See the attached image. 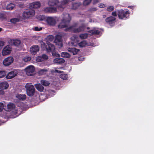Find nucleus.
<instances>
[{
    "mask_svg": "<svg viewBox=\"0 0 154 154\" xmlns=\"http://www.w3.org/2000/svg\"><path fill=\"white\" fill-rule=\"evenodd\" d=\"M62 19L58 25V27L60 29L67 27L69 25L71 20L70 14L67 13L63 14L62 15Z\"/></svg>",
    "mask_w": 154,
    "mask_h": 154,
    "instance_id": "f257e3e1",
    "label": "nucleus"
},
{
    "mask_svg": "<svg viewBox=\"0 0 154 154\" xmlns=\"http://www.w3.org/2000/svg\"><path fill=\"white\" fill-rule=\"evenodd\" d=\"M77 23H75L72 26L66 28L65 31H71L74 33L79 32L83 31L86 28V26L85 24H82L78 28H74V27H76L77 26Z\"/></svg>",
    "mask_w": 154,
    "mask_h": 154,
    "instance_id": "f03ea898",
    "label": "nucleus"
},
{
    "mask_svg": "<svg viewBox=\"0 0 154 154\" xmlns=\"http://www.w3.org/2000/svg\"><path fill=\"white\" fill-rule=\"evenodd\" d=\"M118 15L119 19H125L129 16L130 13L128 11H125L122 10H118Z\"/></svg>",
    "mask_w": 154,
    "mask_h": 154,
    "instance_id": "7ed1b4c3",
    "label": "nucleus"
},
{
    "mask_svg": "<svg viewBox=\"0 0 154 154\" xmlns=\"http://www.w3.org/2000/svg\"><path fill=\"white\" fill-rule=\"evenodd\" d=\"M27 95L29 96H33L35 93V89L32 85L26 86Z\"/></svg>",
    "mask_w": 154,
    "mask_h": 154,
    "instance_id": "20e7f679",
    "label": "nucleus"
},
{
    "mask_svg": "<svg viewBox=\"0 0 154 154\" xmlns=\"http://www.w3.org/2000/svg\"><path fill=\"white\" fill-rule=\"evenodd\" d=\"M35 14V11L34 10L26 11L23 12L22 16L24 19H26L32 17Z\"/></svg>",
    "mask_w": 154,
    "mask_h": 154,
    "instance_id": "39448f33",
    "label": "nucleus"
},
{
    "mask_svg": "<svg viewBox=\"0 0 154 154\" xmlns=\"http://www.w3.org/2000/svg\"><path fill=\"white\" fill-rule=\"evenodd\" d=\"M56 19L57 17H48L46 18V21L48 25L53 26L56 24Z\"/></svg>",
    "mask_w": 154,
    "mask_h": 154,
    "instance_id": "423d86ee",
    "label": "nucleus"
},
{
    "mask_svg": "<svg viewBox=\"0 0 154 154\" xmlns=\"http://www.w3.org/2000/svg\"><path fill=\"white\" fill-rule=\"evenodd\" d=\"M44 45L48 52H52L55 49L54 46L50 42H46V44L44 43Z\"/></svg>",
    "mask_w": 154,
    "mask_h": 154,
    "instance_id": "0eeeda50",
    "label": "nucleus"
},
{
    "mask_svg": "<svg viewBox=\"0 0 154 154\" xmlns=\"http://www.w3.org/2000/svg\"><path fill=\"white\" fill-rule=\"evenodd\" d=\"M62 41V36L60 35H57L56 36L54 42L57 45L59 46V48H60L63 46Z\"/></svg>",
    "mask_w": 154,
    "mask_h": 154,
    "instance_id": "6e6552de",
    "label": "nucleus"
},
{
    "mask_svg": "<svg viewBox=\"0 0 154 154\" xmlns=\"http://www.w3.org/2000/svg\"><path fill=\"white\" fill-rule=\"evenodd\" d=\"M14 60V59L12 57H8L4 59L3 64L5 66H8L11 65L13 63Z\"/></svg>",
    "mask_w": 154,
    "mask_h": 154,
    "instance_id": "1a4fd4ad",
    "label": "nucleus"
},
{
    "mask_svg": "<svg viewBox=\"0 0 154 154\" xmlns=\"http://www.w3.org/2000/svg\"><path fill=\"white\" fill-rule=\"evenodd\" d=\"M116 18L113 16L107 17L105 19L106 22L111 26H112L115 24Z\"/></svg>",
    "mask_w": 154,
    "mask_h": 154,
    "instance_id": "9d476101",
    "label": "nucleus"
},
{
    "mask_svg": "<svg viewBox=\"0 0 154 154\" xmlns=\"http://www.w3.org/2000/svg\"><path fill=\"white\" fill-rule=\"evenodd\" d=\"M35 70V68L33 66H29L25 69L26 74L28 76L32 75Z\"/></svg>",
    "mask_w": 154,
    "mask_h": 154,
    "instance_id": "9b49d317",
    "label": "nucleus"
},
{
    "mask_svg": "<svg viewBox=\"0 0 154 154\" xmlns=\"http://www.w3.org/2000/svg\"><path fill=\"white\" fill-rule=\"evenodd\" d=\"M11 51V47L9 45H8L5 47L2 51V55L4 56L9 54Z\"/></svg>",
    "mask_w": 154,
    "mask_h": 154,
    "instance_id": "f8f14e48",
    "label": "nucleus"
},
{
    "mask_svg": "<svg viewBox=\"0 0 154 154\" xmlns=\"http://www.w3.org/2000/svg\"><path fill=\"white\" fill-rule=\"evenodd\" d=\"M16 71H12L9 72L6 75V78L7 79H10L16 76L17 74Z\"/></svg>",
    "mask_w": 154,
    "mask_h": 154,
    "instance_id": "ddd939ff",
    "label": "nucleus"
},
{
    "mask_svg": "<svg viewBox=\"0 0 154 154\" xmlns=\"http://www.w3.org/2000/svg\"><path fill=\"white\" fill-rule=\"evenodd\" d=\"M44 11L46 13H53L57 11V9L55 7H47L44 9Z\"/></svg>",
    "mask_w": 154,
    "mask_h": 154,
    "instance_id": "4468645a",
    "label": "nucleus"
},
{
    "mask_svg": "<svg viewBox=\"0 0 154 154\" xmlns=\"http://www.w3.org/2000/svg\"><path fill=\"white\" fill-rule=\"evenodd\" d=\"M39 47L38 45H33L30 48V52L32 54L35 55L39 51Z\"/></svg>",
    "mask_w": 154,
    "mask_h": 154,
    "instance_id": "2eb2a0df",
    "label": "nucleus"
},
{
    "mask_svg": "<svg viewBox=\"0 0 154 154\" xmlns=\"http://www.w3.org/2000/svg\"><path fill=\"white\" fill-rule=\"evenodd\" d=\"M8 83L6 82L0 83V88L2 90L6 89L9 87Z\"/></svg>",
    "mask_w": 154,
    "mask_h": 154,
    "instance_id": "dca6fc26",
    "label": "nucleus"
},
{
    "mask_svg": "<svg viewBox=\"0 0 154 154\" xmlns=\"http://www.w3.org/2000/svg\"><path fill=\"white\" fill-rule=\"evenodd\" d=\"M79 51V49H77L75 48H69L68 49V51L72 53L74 55L77 54L78 52Z\"/></svg>",
    "mask_w": 154,
    "mask_h": 154,
    "instance_id": "f3484780",
    "label": "nucleus"
},
{
    "mask_svg": "<svg viewBox=\"0 0 154 154\" xmlns=\"http://www.w3.org/2000/svg\"><path fill=\"white\" fill-rule=\"evenodd\" d=\"M41 6V4L38 2H34L33 3L31 4L30 6L34 8H39Z\"/></svg>",
    "mask_w": 154,
    "mask_h": 154,
    "instance_id": "a211bd4d",
    "label": "nucleus"
},
{
    "mask_svg": "<svg viewBox=\"0 0 154 154\" xmlns=\"http://www.w3.org/2000/svg\"><path fill=\"white\" fill-rule=\"evenodd\" d=\"M36 89L40 92H42L44 89V87L41 84H37L35 85Z\"/></svg>",
    "mask_w": 154,
    "mask_h": 154,
    "instance_id": "6ab92c4d",
    "label": "nucleus"
},
{
    "mask_svg": "<svg viewBox=\"0 0 154 154\" xmlns=\"http://www.w3.org/2000/svg\"><path fill=\"white\" fill-rule=\"evenodd\" d=\"M10 42L13 44L15 46H18L21 43V42L20 40L17 39H11Z\"/></svg>",
    "mask_w": 154,
    "mask_h": 154,
    "instance_id": "aec40b11",
    "label": "nucleus"
},
{
    "mask_svg": "<svg viewBox=\"0 0 154 154\" xmlns=\"http://www.w3.org/2000/svg\"><path fill=\"white\" fill-rule=\"evenodd\" d=\"M54 61L55 63L61 64L64 63L65 60L63 58H56L54 60Z\"/></svg>",
    "mask_w": 154,
    "mask_h": 154,
    "instance_id": "412c9836",
    "label": "nucleus"
},
{
    "mask_svg": "<svg viewBox=\"0 0 154 154\" xmlns=\"http://www.w3.org/2000/svg\"><path fill=\"white\" fill-rule=\"evenodd\" d=\"M16 97L20 100H24L26 98V96L25 94H18L17 95Z\"/></svg>",
    "mask_w": 154,
    "mask_h": 154,
    "instance_id": "4be33fe9",
    "label": "nucleus"
},
{
    "mask_svg": "<svg viewBox=\"0 0 154 154\" xmlns=\"http://www.w3.org/2000/svg\"><path fill=\"white\" fill-rule=\"evenodd\" d=\"M88 32L91 33L89 35H99L100 34V32L97 30H91L88 31Z\"/></svg>",
    "mask_w": 154,
    "mask_h": 154,
    "instance_id": "5701e85b",
    "label": "nucleus"
},
{
    "mask_svg": "<svg viewBox=\"0 0 154 154\" xmlns=\"http://www.w3.org/2000/svg\"><path fill=\"white\" fill-rule=\"evenodd\" d=\"M14 4L12 3H10L8 4L6 6V9L8 10H11L15 7Z\"/></svg>",
    "mask_w": 154,
    "mask_h": 154,
    "instance_id": "b1692460",
    "label": "nucleus"
},
{
    "mask_svg": "<svg viewBox=\"0 0 154 154\" xmlns=\"http://www.w3.org/2000/svg\"><path fill=\"white\" fill-rule=\"evenodd\" d=\"M41 83L42 85L45 86H48L50 84L48 81L45 80H42L41 81Z\"/></svg>",
    "mask_w": 154,
    "mask_h": 154,
    "instance_id": "393cba45",
    "label": "nucleus"
},
{
    "mask_svg": "<svg viewBox=\"0 0 154 154\" xmlns=\"http://www.w3.org/2000/svg\"><path fill=\"white\" fill-rule=\"evenodd\" d=\"M48 70L46 69H41L38 72V74L40 75H42L46 74Z\"/></svg>",
    "mask_w": 154,
    "mask_h": 154,
    "instance_id": "a878e982",
    "label": "nucleus"
},
{
    "mask_svg": "<svg viewBox=\"0 0 154 154\" xmlns=\"http://www.w3.org/2000/svg\"><path fill=\"white\" fill-rule=\"evenodd\" d=\"M7 108L8 110H11L13 109L15 107L14 103H10L7 105Z\"/></svg>",
    "mask_w": 154,
    "mask_h": 154,
    "instance_id": "bb28decb",
    "label": "nucleus"
},
{
    "mask_svg": "<svg viewBox=\"0 0 154 154\" xmlns=\"http://www.w3.org/2000/svg\"><path fill=\"white\" fill-rule=\"evenodd\" d=\"M61 56L64 57L69 58L70 57V55L68 53L66 52H62L61 54Z\"/></svg>",
    "mask_w": 154,
    "mask_h": 154,
    "instance_id": "cd10ccee",
    "label": "nucleus"
},
{
    "mask_svg": "<svg viewBox=\"0 0 154 154\" xmlns=\"http://www.w3.org/2000/svg\"><path fill=\"white\" fill-rule=\"evenodd\" d=\"M58 3L59 1L57 0H51L49 2L50 5L52 6L56 5Z\"/></svg>",
    "mask_w": 154,
    "mask_h": 154,
    "instance_id": "c85d7f7f",
    "label": "nucleus"
},
{
    "mask_svg": "<svg viewBox=\"0 0 154 154\" xmlns=\"http://www.w3.org/2000/svg\"><path fill=\"white\" fill-rule=\"evenodd\" d=\"M80 5L79 3H73L72 4V8L73 9H76Z\"/></svg>",
    "mask_w": 154,
    "mask_h": 154,
    "instance_id": "c756f323",
    "label": "nucleus"
},
{
    "mask_svg": "<svg viewBox=\"0 0 154 154\" xmlns=\"http://www.w3.org/2000/svg\"><path fill=\"white\" fill-rule=\"evenodd\" d=\"M86 42L85 41H83L79 43V45L81 47H83L86 45Z\"/></svg>",
    "mask_w": 154,
    "mask_h": 154,
    "instance_id": "7c9ffc66",
    "label": "nucleus"
},
{
    "mask_svg": "<svg viewBox=\"0 0 154 154\" xmlns=\"http://www.w3.org/2000/svg\"><path fill=\"white\" fill-rule=\"evenodd\" d=\"M47 42H52L53 41L54 37L53 35H49L47 38Z\"/></svg>",
    "mask_w": 154,
    "mask_h": 154,
    "instance_id": "2f4dec72",
    "label": "nucleus"
},
{
    "mask_svg": "<svg viewBox=\"0 0 154 154\" xmlns=\"http://www.w3.org/2000/svg\"><path fill=\"white\" fill-rule=\"evenodd\" d=\"M79 37L81 39H86L88 37V34L87 33L82 34L80 35Z\"/></svg>",
    "mask_w": 154,
    "mask_h": 154,
    "instance_id": "473e14b6",
    "label": "nucleus"
},
{
    "mask_svg": "<svg viewBox=\"0 0 154 154\" xmlns=\"http://www.w3.org/2000/svg\"><path fill=\"white\" fill-rule=\"evenodd\" d=\"M115 9L113 6H108L106 8V11H108L111 12L113 11Z\"/></svg>",
    "mask_w": 154,
    "mask_h": 154,
    "instance_id": "72a5a7b5",
    "label": "nucleus"
},
{
    "mask_svg": "<svg viewBox=\"0 0 154 154\" xmlns=\"http://www.w3.org/2000/svg\"><path fill=\"white\" fill-rule=\"evenodd\" d=\"M6 75V72L5 71H0V78L4 77Z\"/></svg>",
    "mask_w": 154,
    "mask_h": 154,
    "instance_id": "f704fd0d",
    "label": "nucleus"
},
{
    "mask_svg": "<svg viewBox=\"0 0 154 154\" xmlns=\"http://www.w3.org/2000/svg\"><path fill=\"white\" fill-rule=\"evenodd\" d=\"M19 21V19L17 18H14L11 19L10 20V21L13 23H15L16 22H18Z\"/></svg>",
    "mask_w": 154,
    "mask_h": 154,
    "instance_id": "c9c22d12",
    "label": "nucleus"
},
{
    "mask_svg": "<svg viewBox=\"0 0 154 154\" xmlns=\"http://www.w3.org/2000/svg\"><path fill=\"white\" fill-rule=\"evenodd\" d=\"M38 19L40 20H43L45 19V17L44 15H41L38 16Z\"/></svg>",
    "mask_w": 154,
    "mask_h": 154,
    "instance_id": "e433bc0d",
    "label": "nucleus"
},
{
    "mask_svg": "<svg viewBox=\"0 0 154 154\" xmlns=\"http://www.w3.org/2000/svg\"><path fill=\"white\" fill-rule=\"evenodd\" d=\"M92 0H85L83 2V4L86 6L89 5L91 2Z\"/></svg>",
    "mask_w": 154,
    "mask_h": 154,
    "instance_id": "4c0bfd02",
    "label": "nucleus"
},
{
    "mask_svg": "<svg viewBox=\"0 0 154 154\" xmlns=\"http://www.w3.org/2000/svg\"><path fill=\"white\" fill-rule=\"evenodd\" d=\"M60 78L63 80H66L68 78V75L66 74H61Z\"/></svg>",
    "mask_w": 154,
    "mask_h": 154,
    "instance_id": "58836bf2",
    "label": "nucleus"
},
{
    "mask_svg": "<svg viewBox=\"0 0 154 154\" xmlns=\"http://www.w3.org/2000/svg\"><path fill=\"white\" fill-rule=\"evenodd\" d=\"M41 57L43 59V61L46 60L48 59V56L45 54H43L42 56Z\"/></svg>",
    "mask_w": 154,
    "mask_h": 154,
    "instance_id": "ea45409f",
    "label": "nucleus"
},
{
    "mask_svg": "<svg viewBox=\"0 0 154 154\" xmlns=\"http://www.w3.org/2000/svg\"><path fill=\"white\" fill-rule=\"evenodd\" d=\"M31 58L29 57L26 56L25 57L23 58V60L25 62H27L28 61H29L31 60Z\"/></svg>",
    "mask_w": 154,
    "mask_h": 154,
    "instance_id": "a19ab883",
    "label": "nucleus"
},
{
    "mask_svg": "<svg viewBox=\"0 0 154 154\" xmlns=\"http://www.w3.org/2000/svg\"><path fill=\"white\" fill-rule=\"evenodd\" d=\"M36 60L37 62H41L43 61V59L41 56H39L36 58Z\"/></svg>",
    "mask_w": 154,
    "mask_h": 154,
    "instance_id": "79ce46f5",
    "label": "nucleus"
},
{
    "mask_svg": "<svg viewBox=\"0 0 154 154\" xmlns=\"http://www.w3.org/2000/svg\"><path fill=\"white\" fill-rule=\"evenodd\" d=\"M42 29V28L41 27H39L38 26H35L34 28V30L36 31H39Z\"/></svg>",
    "mask_w": 154,
    "mask_h": 154,
    "instance_id": "37998d69",
    "label": "nucleus"
},
{
    "mask_svg": "<svg viewBox=\"0 0 154 154\" xmlns=\"http://www.w3.org/2000/svg\"><path fill=\"white\" fill-rule=\"evenodd\" d=\"M97 10V8H90L89 11L90 12H92L94 11H95Z\"/></svg>",
    "mask_w": 154,
    "mask_h": 154,
    "instance_id": "c03bdc74",
    "label": "nucleus"
},
{
    "mask_svg": "<svg viewBox=\"0 0 154 154\" xmlns=\"http://www.w3.org/2000/svg\"><path fill=\"white\" fill-rule=\"evenodd\" d=\"M4 108V105L3 103H0V112H2Z\"/></svg>",
    "mask_w": 154,
    "mask_h": 154,
    "instance_id": "a18cd8bd",
    "label": "nucleus"
},
{
    "mask_svg": "<svg viewBox=\"0 0 154 154\" xmlns=\"http://www.w3.org/2000/svg\"><path fill=\"white\" fill-rule=\"evenodd\" d=\"M4 45V42L3 41H0V47L2 48V47Z\"/></svg>",
    "mask_w": 154,
    "mask_h": 154,
    "instance_id": "49530a36",
    "label": "nucleus"
},
{
    "mask_svg": "<svg viewBox=\"0 0 154 154\" xmlns=\"http://www.w3.org/2000/svg\"><path fill=\"white\" fill-rule=\"evenodd\" d=\"M112 15L114 16V17H116L117 15V12L116 11L112 12Z\"/></svg>",
    "mask_w": 154,
    "mask_h": 154,
    "instance_id": "de8ad7c7",
    "label": "nucleus"
},
{
    "mask_svg": "<svg viewBox=\"0 0 154 154\" xmlns=\"http://www.w3.org/2000/svg\"><path fill=\"white\" fill-rule=\"evenodd\" d=\"M99 7L100 8H104L105 7V5L103 4H100Z\"/></svg>",
    "mask_w": 154,
    "mask_h": 154,
    "instance_id": "09e8293b",
    "label": "nucleus"
},
{
    "mask_svg": "<svg viewBox=\"0 0 154 154\" xmlns=\"http://www.w3.org/2000/svg\"><path fill=\"white\" fill-rule=\"evenodd\" d=\"M69 0H63L62 3L64 4H66L68 3Z\"/></svg>",
    "mask_w": 154,
    "mask_h": 154,
    "instance_id": "8fccbe9b",
    "label": "nucleus"
},
{
    "mask_svg": "<svg viewBox=\"0 0 154 154\" xmlns=\"http://www.w3.org/2000/svg\"><path fill=\"white\" fill-rule=\"evenodd\" d=\"M5 94V92L3 90H0V95H3Z\"/></svg>",
    "mask_w": 154,
    "mask_h": 154,
    "instance_id": "3c124183",
    "label": "nucleus"
},
{
    "mask_svg": "<svg viewBox=\"0 0 154 154\" xmlns=\"http://www.w3.org/2000/svg\"><path fill=\"white\" fill-rule=\"evenodd\" d=\"M1 17L2 18H5L4 17V14H1Z\"/></svg>",
    "mask_w": 154,
    "mask_h": 154,
    "instance_id": "603ef678",
    "label": "nucleus"
},
{
    "mask_svg": "<svg viewBox=\"0 0 154 154\" xmlns=\"http://www.w3.org/2000/svg\"><path fill=\"white\" fill-rule=\"evenodd\" d=\"M56 71L59 73H61V71H59L58 70H56Z\"/></svg>",
    "mask_w": 154,
    "mask_h": 154,
    "instance_id": "864d4df0",
    "label": "nucleus"
},
{
    "mask_svg": "<svg viewBox=\"0 0 154 154\" xmlns=\"http://www.w3.org/2000/svg\"><path fill=\"white\" fill-rule=\"evenodd\" d=\"M106 17V15H103V18H105V17Z\"/></svg>",
    "mask_w": 154,
    "mask_h": 154,
    "instance_id": "5fc2aeb1",
    "label": "nucleus"
},
{
    "mask_svg": "<svg viewBox=\"0 0 154 154\" xmlns=\"http://www.w3.org/2000/svg\"><path fill=\"white\" fill-rule=\"evenodd\" d=\"M2 29L1 28H0V32L2 31Z\"/></svg>",
    "mask_w": 154,
    "mask_h": 154,
    "instance_id": "6e6d98bb",
    "label": "nucleus"
},
{
    "mask_svg": "<svg viewBox=\"0 0 154 154\" xmlns=\"http://www.w3.org/2000/svg\"><path fill=\"white\" fill-rule=\"evenodd\" d=\"M87 29H90L89 27H87Z\"/></svg>",
    "mask_w": 154,
    "mask_h": 154,
    "instance_id": "4d7b16f0",
    "label": "nucleus"
},
{
    "mask_svg": "<svg viewBox=\"0 0 154 154\" xmlns=\"http://www.w3.org/2000/svg\"><path fill=\"white\" fill-rule=\"evenodd\" d=\"M2 48H1V47H0V50H1Z\"/></svg>",
    "mask_w": 154,
    "mask_h": 154,
    "instance_id": "13d9d810",
    "label": "nucleus"
}]
</instances>
